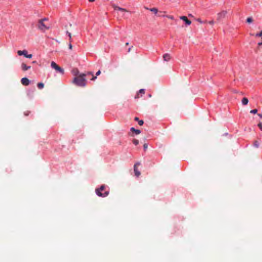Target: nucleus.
I'll return each instance as SVG.
<instances>
[{"label":"nucleus","mask_w":262,"mask_h":262,"mask_svg":"<svg viewBox=\"0 0 262 262\" xmlns=\"http://www.w3.org/2000/svg\"><path fill=\"white\" fill-rule=\"evenodd\" d=\"M88 75L93 76V73L92 72H88L86 73H82L79 74L78 76L74 78L73 83L78 86H85L86 82L85 77Z\"/></svg>","instance_id":"nucleus-1"},{"label":"nucleus","mask_w":262,"mask_h":262,"mask_svg":"<svg viewBox=\"0 0 262 262\" xmlns=\"http://www.w3.org/2000/svg\"><path fill=\"white\" fill-rule=\"evenodd\" d=\"M105 186L102 185L99 188L96 189L95 192L96 194L100 197L104 198L109 194L108 190H105Z\"/></svg>","instance_id":"nucleus-2"},{"label":"nucleus","mask_w":262,"mask_h":262,"mask_svg":"<svg viewBox=\"0 0 262 262\" xmlns=\"http://www.w3.org/2000/svg\"><path fill=\"white\" fill-rule=\"evenodd\" d=\"M48 19L46 18H44L43 19H40L38 21V28L41 30H42V31H45L47 29H49V27H47L45 24H44V21L45 20H47Z\"/></svg>","instance_id":"nucleus-3"},{"label":"nucleus","mask_w":262,"mask_h":262,"mask_svg":"<svg viewBox=\"0 0 262 262\" xmlns=\"http://www.w3.org/2000/svg\"><path fill=\"white\" fill-rule=\"evenodd\" d=\"M51 67L55 69L56 71L59 72L61 74H64V70L63 69L60 68L59 66H58L54 61H52L51 63Z\"/></svg>","instance_id":"nucleus-4"},{"label":"nucleus","mask_w":262,"mask_h":262,"mask_svg":"<svg viewBox=\"0 0 262 262\" xmlns=\"http://www.w3.org/2000/svg\"><path fill=\"white\" fill-rule=\"evenodd\" d=\"M227 13V11L223 10L217 14V20L220 21L224 18Z\"/></svg>","instance_id":"nucleus-5"},{"label":"nucleus","mask_w":262,"mask_h":262,"mask_svg":"<svg viewBox=\"0 0 262 262\" xmlns=\"http://www.w3.org/2000/svg\"><path fill=\"white\" fill-rule=\"evenodd\" d=\"M17 54L19 55H24L26 58H31L32 57V54H28L27 51L26 50H23V51L19 50L17 52Z\"/></svg>","instance_id":"nucleus-6"},{"label":"nucleus","mask_w":262,"mask_h":262,"mask_svg":"<svg viewBox=\"0 0 262 262\" xmlns=\"http://www.w3.org/2000/svg\"><path fill=\"white\" fill-rule=\"evenodd\" d=\"M140 162H137L134 166V170L135 172V174L137 177H139L141 174L139 170H138L137 168V165H140Z\"/></svg>","instance_id":"nucleus-7"},{"label":"nucleus","mask_w":262,"mask_h":262,"mask_svg":"<svg viewBox=\"0 0 262 262\" xmlns=\"http://www.w3.org/2000/svg\"><path fill=\"white\" fill-rule=\"evenodd\" d=\"M21 83L24 85H28L30 83V80L27 77H24L21 79Z\"/></svg>","instance_id":"nucleus-8"},{"label":"nucleus","mask_w":262,"mask_h":262,"mask_svg":"<svg viewBox=\"0 0 262 262\" xmlns=\"http://www.w3.org/2000/svg\"><path fill=\"white\" fill-rule=\"evenodd\" d=\"M180 19L184 20L186 24L187 25H190L191 24V21L189 20L187 17L185 16H183L180 17Z\"/></svg>","instance_id":"nucleus-9"},{"label":"nucleus","mask_w":262,"mask_h":262,"mask_svg":"<svg viewBox=\"0 0 262 262\" xmlns=\"http://www.w3.org/2000/svg\"><path fill=\"white\" fill-rule=\"evenodd\" d=\"M114 10L116 11H120L122 12H127V10L125 9L120 7L117 6H114Z\"/></svg>","instance_id":"nucleus-10"},{"label":"nucleus","mask_w":262,"mask_h":262,"mask_svg":"<svg viewBox=\"0 0 262 262\" xmlns=\"http://www.w3.org/2000/svg\"><path fill=\"white\" fill-rule=\"evenodd\" d=\"M31 68L30 66H27L24 63H23L21 64V69L24 71H27L28 70L30 69Z\"/></svg>","instance_id":"nucleus-11"},{"label":"nucleus","mask_w":262,"mask_h":262,"mask_svg":"<svg viewBox=\"0 0 262 262\" xmlns=\"http://www.w3.org/2000/svg\"><path fill=\"white\" fill-rule=\"evenodd\" d=\"M163 58L164 61H168L170 59V55L168 53H166L163 55Z\"/></svg>","instance_id":"nucleus-12"},{"label":"nucleus","mask_w":262,"mask_h":262,"mask_svg":"<svg viewBox=\"0 0 262 262\" xmlns=\"http://www.w3.org/2000/svg\"><path fill=\"white\" fill-rule=\"evenodd\" d=\"M146 9L150 10L151 12L154 13L155 14H156L158 13V9L156 8H148L147 7H145Z\"/></svg>","instance_id":"nucleus-13"},{"label":"nucleus","mask_w":262,"mask_h":262,"mask_svg":"<svg viewBox=\"0 0 262 262\" xmlns=\"http://www.w3.org/2000/svg\"><path fill=\"white\" fill-rule=\"evenodd\" d=\"M248 99L247 98L244 97L242 100V103L243 105H246L248 104Z\"/></svg>","instance_id":"nucleus-14"},{"label":"nucleus","mask_w":262,"mask_h":262,"mask_svg":"<svg viewBox=\"0 0 262 262\" xmlns=\"http://www.w3.org/2000/svg\"><path fill=\"white\" fill-rule=\"evenodd\" d=\"M130 130L134 132L136 135H138L141 133L140 130L135 129L134 127H131Z\"/></svg>","instance_id":"nucleus-15"},{"label":"nucleus","mask_w":262,"mask_h":262,"mask_svg":"<svg viewBox=\"0 0 262 262\" xmlns=\"http://www.w3.org/2000/svg\"><path fill=\"white\" fill-rule=\"evenodd\" d=\"M101 74V71L100 70H99L97 72V73H96V76H93L92 78L91 79L92 80H95L96 78H97V76H99L100 74Z\"/></svg>","instance_id":"nucleus-16"},{"label":"nucleus","mask_w":262,"mask_h":262,"mask_svg":"<svg viewBox=\"0 0 262 262\" xmlns=\"http://www.w3.org/2000/svg\"><path fill=\"white\" fill-rule=\"evenodd\" d=\"M37 86L39 89H42L43 88L44 84L42 82H39L37 83Z\"/></svg>","instance_id":"nucleus-17"},{"label":"nucleus","mask_w":262,"mask_h":262,"mask_svg":"<svg viewBox=\"0 0 262 262\" xmlns=\"http://www.w3.org/2000/svg\"><path fill=\"white\" fill-rule=\"evenodd\" d=\"M34 89L32 90H29L28 91V95L30 96H32L33 93H34Z\"/></svg>","instance_id":"nucleus-18"},{"label":"nucleus","mask_w":262,"mask_h":262,"mask_svg":"<svg viewBox=\"0 0 262 262\" xmlns=\"http://www.w3.org/2000/svg\"><path fill=\"white\" fill-rule=\"evenodd\" d=\"M253 21L252 18L251 17H248L246 19V22L247 23H251Z\"/></svg>","instance_id":"nucleus-19"},{"label":"nucleus","mask_w":262,"mask_h":262,"mask_svg":"<svg viewBox=\"0 0 262 262\" xmlns=\"http://www.w3.org/2000/svg\"><path fill=\"white\" fill-rule=\"evenodd\" d=\"M253 146L256 148L259 147V143L258 141H255L253 143Z\"/></svg>","instance_id":"nucleus-20"},{"label":"nucleus","mask_w":262,"mask_h":262,"mask_svg":"<svg viewBox=\"0 0 262 262\" xmlns=\"http://www.w3.org/2000/svg\"><path fill=\"white\" fill-rule=\"evenodd\" d=\"M67 34L69 37V40L70 42L72 41V37H71V34L68 31H67Z\"/></svg>","instance_id":"nucleus-21"},{"label":"nucleus","mask_w":262,"mask_h":262,"mask_svg":"<svg viewBox=\"0 0 262 262\" xmlns=\"http://www.w3.org/2000/svg\"><path fill=\"white\" fill-rule=\"evenodd\" d=\"M163 17H166L170 19L171 20L174 19V17L172 15H164Z\"/></svg>","instance_id":"nucleus-22"},{"label":"nucleus","mask_w":262,"mask_h":262,"mask_svg":"<svg viewBox=\"0 0 262 262\" xmlns=\"http://www.w3.org/2000/svg\"><path fill=\"white\" fill-rule=\"evenodd\" d=\"M133 142L135 145H137L139 144V141L137 139H134Z\"/></svg>","instance_id":"nucleus-23"},{"label":"nucleus","mask_w":262,"mask_h":262,"mask_svg":"<svg viewBox=\"0 0 262 262\" xmlns=\"http://www.w3.org/2000/svg\"><path fill=\"white\" fill-rule=\"evenodd\" d=\"M257 109H254V110H252L251 111H250V113H252V114H256L257 113Z\"/></svg>","instance_id":"nucleus-24"},{"label":"nucleus","mask_w":262,"mask_h":262,"mask_svg":"<svg viewBox=\"0 0 262 262\" xmlns=\"http://www.w3.org/2000/svg\"><path fill=\"white\" fill-rule=\"evenodd\" d=\"M257 126L258 127H259V128L262 130V123L261 122H259L257 124Z\"/></svg>","instance_id":"nucleus-25"},{"label":"nucleus","mask_w":262,"mask_h":262,"mask_svg":"<svg viewBox=\"0 0 262 262\" xmlns=\"http://www.w3.org/2000/svg\"><path fill=\"white\" fill-rule=\"evenodd\" d=\"M257 37H260L262 36V31H261L259 33H256L255 35Z\"/></svg>","instance_id":"nucleus-26"},{"label":"nucleus","mask_w":262,"mask_h":262,"mask_svg":"<svg viewBox=\"0 0 262 262\" xmlns=\"http://www.w3.org/2000/svg\"><path fill=\"white\" fill-rule=\"evenodd\" d=\"M145 92V90L144 89H141L139 90V93L141 94H144Z\"/></svg>","instance_id":"nucleus-27"},{"label":"nucleus","mask_w":262,"mask_h":262,"mask_svg":"<svg viewBox=\"0 0 262 262\" xmlns=\"http://www.w3.org/2000/svg\"><path fill=\"white\" fill-rule=\"evenodd\" d=\"M138 124H139L140 125H142L144 124V121H143V120H139V121H138Z\"/></svg>","instance_id":"nucleus-28"},{"label":"nucleus","mask_w":262,"mask_h":262,"mask_svg":"<svg viewBox=\"0 0 262 262\" xmlns=\"http://www.w3.org/2000/svg\"><path fill=\"white\" fill-rule=\"evenodd\" d=\"M196 21L199 22L200 24H203L204 23V21H202L201 19L200 18H198L196 19Z\"/></svg>","instance_id":"nucleus-29"},{"label":"nucleus","mask_w":262,"mask_h":262,"mask_svg":"<svg viewBox=\"0 0 262 262\" xmlns=\"http://www.w3.org/2000/svg\"><path fill=\"white\" fill-rule=\"evenodd\" d=\"M147 144H144V145H143V147H144V149L145 150L147 148Z\"/></svg>","instance_id":"nucleus-30"},{"label":"nucleus","mask_w":262,"mask_h":262,"mask_svg":"<svg viewBox=\"0 0 262 262\" xmlns=\"http://www.w3.org/2000/svg\"><path fill=\"white\" fill-rule=\"evenodd\" d=\"M208 23L211 25H213L214 24V21L213 20H211V21H209L208 22Z\"/></svg>","instance_id":"nucleus-31"},{"label":"nucleus","mask_w":262,"mask_h":262,"mask_svg":"<svg viewBox=\"0 0 262 262\" xmlns=\"http://www.w3.org/2000/svg\"><path fill=\"white\" fill-rule=\"evenodd\" d=\"M69 49H72V44H71V42L70 41V43H69Z\"/></svg>","instance_id":"nucleus-32"},{"label":"nucleus","mask_w":262,"mask_h":262,"mask_svg":"<svg viewBox=\"0 0 262 262\" xmlns=\"http://www.w3.org/2000/svg\"><path fill=\"white\" fill-rule=\"evenodd\" d=\"M135 120L137 121H139V120H139L138 117H135Z\"/></svg>","instance_id":"nucleus-33"},{"label":"nucleus","mask_w":262,"mask_h":262,"mask_svg":"<svg viewBox=\"0 0 262 262\" xmlns=\"http://www.w3.org/2000/svg\"><path fill=\"white\" fill-rule=\"evenodd\" d=\"M133 47V46H132L131 47H129L127 50V52H129L130 51V50H131V48Z\"/></svg>","instance_id":"nucleus-34"},{"label":"nucleus","mask_w":262,"mask_h":262,"mask_svg":"<svg viewBox=\"0 0 262 262\" xmlns=\"http://www.w3.org/2000/svg\"><path fill=\"white\" fill-rule=\"evenodd\" d=\"M78 70H76V72H75V73H74V74L75 75H78Z\"/></svg>","instance_id":"nucleus-35"},{"label":"nucleus","mask_w":262,"mask_h":262,"mask_svg":"<svg viewBox=\"0 0 262 262\" xmlns=\"http://www.w3.org/2000/svg\"><path fill=\"white\" fill-rule=\"evenodd\" d=\"M78 70H76V72H75V73H74V74L75 75H78Z\"/></svg>","instance_id":"nucleus-36"},{"label":"nucleus","mask_w":262,"mask_h":262,"mask_svg":"<svg viewBox=\"0 0 262 262\" xmlns=\"http://www.w3.org/2000/svg\"><path fill=\"white\" fill-rule=\"evenodd\" d=\"M258 116L260 118H262V114H258Z\"/></svg>","instance_id":"nucleus-37"},{"label":"nucleus","mask_w":262,"mask_h":262,"mask_svg":"<svg viewBox=\"0 0 262 262\" xmlns=\"http://www.w3.org/2000/svg\"><path fill=\"white\" fill-rule=\"evenodd\" d=\"M262 45V42H258V46H261Z\"/></svg>","instance_id":"nucleus-38"},{"label":"nucleus","mask_w":262,"mask_h":262,"mask_svg":"<svg viewBox=\"0 0 262 262\" xmlns=\"http://www.w3.org/2000/svg\"><path fill=\"white\" fill-rule=\"evenodd\" d=\"M28 114H28V112H27H27H25V115H26V116H27V115H28Z\"/></svg>","instance_id":"nucleus-39"},{"label":"nucleus","mask_w":262,"mask_h":262,"mask_svg":"<svg viewBox=\"0 0 262 262\" xmlns=\"http://www.w3.org/2000/svg\"><path fill=\"white\" fill-rule=\"evenodd\" d=\"M89 1L90 2H93L95 1V0H89Z\"/></svg>","instance_id":"nucleus-40"},{"label":"nucleus","mask_w":262,"mask_h":262,"mask_svg":"<svg viewBox=\"0 0 262 262\" xmlns=\"http://www.w3.org/2000/svg\"><path fill=\"white\" fill-rule=\"evenodd\" d=\"M151 94H149V95H148V97H151Z\"/></svg>","instance_id":"nucleus-41"},{"label":"nucleus","mask_w":262,"mask_h":262,"mask_svg":"<svg viewBox=\"0 0 262 262\" xmlns=\"http://www.w3.org/2000/svg\"><path fill=\"white\" fill-rule=\"evenodd\" d=\"M128 45V42H126V45Z\"/></svg>","instance_id":"nucleus-42"},{"label":"nucleus","mask_w":262,"mask_h":262,"mask_svg":"<svg viewBox=\"0 0 262 262\" xmlns=\"http://www.w3.org/2000/svg\"><path fill=\"white\" fill-rule=\"evenodd\" d=\"M33 63H36V61H33Z\"/></svg>","instance_id":"nucleus-43"}]
</instances>
